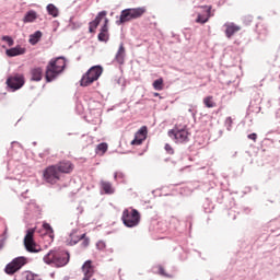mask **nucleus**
<instances>
[{
	"instance_id": "28",
	"label": "nucleus",
	"mask_w": 280,
	"mask_h": 280,
	"mask_svg": "<svg viewBox=\"0 0 280 280\" xmlns=\"http://www.w3.org/2000/svg\"><path fill=\"white\" fill-rule=\"evenodd\" d=\"M136 136L140 137L141 139H147L148 137V127L147 126H142L137 132Z\"/></svg>"
},
{
	"instance_id": "46",
	"label": "nucleus",
	"mask_w": 280,
	"mask_h": 280,
	"mask_svg": "<svg viewBox=\"0 0 280 280\" xmlns=\"http://www.w3.org/2000/svg\"><path fill=\"white\" fill-rule=\"evenodd\" d=\"M89 244H90L89 238H84L83 242H82V246H83L84 248H86V246H89Z\"/></svg>"
},
{
	"instance_id": "14",
	"label": "nucleus",
	"mask_w": 280,
	"mask_h": 280,
	"mask_svg": "<svg viewBox=\"0 0 280 280\" xmlns=\"http://www.w3.org/2000/svg\"><path fill=\"white\" fill-rule=\"evenodd\" d=\"M86 237V234L78 235V230H72V232L69 235V238L67 240L69 246H75L78 242L81 240H84Z\"/></svg>"
},
{
	"instance_id": "32",
	"label": "nucleus",
	"mask_w": 280,
	"mask_h": 280,
	"mask_svg": "<svg viewBox=\"0 0 280 280\" xmlns=\"http://www.w3.org/2000/svg\"><path fill=\"white\" fill-rule=\"evenodd\" d=\"M2 40L9 45V47H12L14 45V39L10 35L2 36Z\"/></svg>"
},
{
	"instance_id": "20",
	"label": "nucleus",
	"mask_w": 280,
	"mask_h": 280,
	"mask_svg": "<svg viewBox=\"0 0 280 280\" xmlns=\"http://www.w3.org/2000/svg\"><path fill=\"white\" fill-rule=\"evenodd\" d=\"M101 189H103L104 194L107 196H112V194H115V188L113 187V184L110 182L101 180Z\"/></svg>"
},
{
	"instance_id": "19",
	"label": "nucleus",
	"mask_w": 280,
	"mask_h": 280,
	"mask_svg": "<svg viewBox=\"0 0 280 280\" xmlns=\"http://www.w3.org/2000/svg\"><path fill=\"white\" fill-rule=\"evenodd\" d=\"M26 205V215H30V213H40V206H37L35 200H30Z\"/></svg>"
},
{
	"instance_id": "17",
	"label": "nucleus",
	"mask_w": 280,
	"mask_h": 280,
	"mask_svg": "<svg viewBox=\"0 0 280 280\" xmlns=\"http://www.w3.org/2000/svg\"><path fill=\"white\" fill-rule=\"evenodd\" d=\"M126 58V48L124 47V43L119 45L118 51L116 52L115 60L118 65H124V60Z\"/></svg>"
},
{
	"instance_id": "16",
	"label": "nucleus",
	"mask_w": 280,
	"mask_h": 280,
	"mask_svg": "<svg viewBox=\"0 0 280 280\" xmlns=\"http://www.w3.org/2000/svg\"><path fill=\"white\" fill-rule=\"evenodd\" d=\"M128 21H133V18L130 13V9H124L120 12V18L116 21V25H124V23H128Z\"/></svg>"
},
{
	"instance_id": "49",
	"label": "nucleus",
	"mask_w": 280,
	"mask_h": 280,
	"mask_svg": "<svg viewBox=\"0 0 280 280\" xmlns=\"http://www.w3.org/2000/svg\"><path fill=\"white\" fill-rule=\"evenodd\" d=\"M77 210H78V211H79V213L81 214V213H83L84 208H82V207H80V206H79V207L77 208Z\"/></svg>"
},
{
	"instance_id": "12",
	"label": "nucleus",
	"mask_w": 280,
	"mask_h": 280,
	"mask_svg": "<svg viewBox=\"0 0 280 280\" xmlns=\"http://www.w3.org/2000/svg\"><path fill=\"white\" fill-rule=\"evenodd\" d=\"M82 272L84 273V278L82 280H91L95 272V268L93 267L92 260H86L82 266Z\"/></svg>"
},
{
	"instance_id": "47",
	"label": "nucleus",
	"mask_w": 280,
	"mask_h": 280,
	"mask_svg": "<svg viewBox=\"0 0 280 280\" xmlns=\"http://www.w3.org/2000/svg\"><path fill=\"white\" fill-rule=\"evenodd\" d=\"M245 21H246L247 25L253 23V16H250V15L246 16Z\"/></svg>"
},
{
	"instance_id": "51",
	"label": "nucleus",
	"mask_w": 280,
	"mask_h": 280,
	"mask_svg": "<svg viewBox=\"0 0 280 280\" xmlns=\"http://www.w3.org/2000/svg\"><path fill=\"white\" fill-rule=\"evenodd\" d=\"M3 248V240H0V250Z\"/></svg>"
},
{
	"instance_id": "29",
	"label": "nucleus",
	"mask_w": 280,
	"mask_h": 280,
	"mask_svg": "<svg viewBox=\"0 0 280 280\" xmlns=\"http://www.w3.org/2000/svg\"><path fill=\"white\" fill-rule=\"evenodd\" d=\"M153 89L155 91H163V79L160 78L153 82Z\"/></svg>"
},
{
	"instance_id": "8",
	"label": "nucleus",
	"mask_w": 280,
	"mask_h": 280,
	"mask_svg": "<svg viewBox=\"0 0 280 280\" xmlns=\"http://www.w3.org/2000/svg\"><path fill=\"white\" fill-rule=\"evenodd\" d=\"M168 137L175 139L176 143H187V141H189V132L185 128L171 129Z\"/></svg>"
},
{
	"instance_id": "38",
	"label": "nucleus",
	"mask_w": 280,
	"mask_h": 280,
	"mask_svg": "<svg viewBox=\"0 0 280 280\" xmlns=\"http://www.w3.org/2000/svg\"><path fill=\"white\" fill-rule=\"evenodd\" d=\"M117 178H119L120 180H124L126 178V174H124V172L114 173V180H117Z\"/></svg>"
},
{
	"instance_id": "26",
	"label": "nucleus",
	"mask_w": 280,
	"mask_h": 280,
	"mask_svg": "<svg viewBox=\"0 0 280 280\" xmlns=\"http://www.w3.org/2000/svg\"><path fill=\"white\" fill-rule=\"evenodd\" d=\"M43 229L46 231L50 240H54V228H51V224L45 222L43 223Z\"/></svg>"
},
{
	"instance_id": "53",
	"label": "nucleus",
	"mask_w": 280,
	"mask_h": 280,
	"mask_svg": "<svg viewBox=\"0 0 280 280\" xmlns=\"http://www.w3.org/2000/svg\"><path fill=\"white\" fill-rule=\"evenodd\" d=\"M153 95L154 97H159L160 94L155 92Z\"/></svg>"
},
{
	"instance_id": "55",
	"label": "nucleus",
	"mask_w": 280,
	"mask_h": 280,
	"mask_svg": "<svg viewBox=\"0 0 280 280\" xmlns=\"http://www.w3.org/2000/svg\"><path fill=\"white\" fill-rule=\"evenodd\" d=\"M14 143H19V142H16V141H13V142L11 143V145H14Z\"/></svg>"
},
{
	"instance_id": "22",
	"label": "nucleus",
	"mask_w": 280,
	"mask_h": 280,
	"mask_svg": "<svg viewBox=\"0 0 280 280\" xmlns=\"http://www.w3.org/2000/svg\"><path fill=\"white\" fill-rule=\"evenodd\" d=\"M38 19V13L34 10H30L23 18V23H34Z\"/></svg>"
},
{
	"instance_id": "41",
	"label": "nucleus",
	"mask_w": 280,
	"mask_h": 280,
	"mask_svg": "<svg viewBox=\"0 0 280 280\" xmlns=\"http://www.w3.org/2000/svg\"><path fill=\"white\" fill-rule=\"evenodd\" d=\"M164 149L167 152V154H174V149L172 148V145L166 143Z\"/></svg>"
},
{
	"instance_id": "39",
	"label": "nucleus",
	"mask_w": 280,
	"mask_h": 280,
	"mask_svg": "<svg viewBox=\"0 0 280 280\" xmlns=\"http://www.w3.org/2000/svg\"><path fill=\"white\" fill-rule=\"evenodd\" d=\"M96 248L97 250H104V248H106V243L104 241H98L96 243Z\"/></svg>"
},
{
	"instance_id": "54",
	"label": "nucleus",
	"mask_w": 280,
	"mask_h": 280,
	"mask_svg": "<svg viewBox=\"0 0 280 280\" xmlns=\"http://www.w3.org/2000/svg\"><path fill=\"white\" fill-rule=\"evenodd\" d=\"M70 278L68 277V276H66L65 278H63V280H69Z\"/></svg>"
},
{
	"instance_id": "11",
	"label": "nucleus",
	"mask_w": 280,
	"mask_h": 280,
	"mask_svg": "<svg viewBox=\"0 0 280 280\" xmlns=\"http://www.w3.org/2000/svg\"><path fill=\"white\" fill-rule=\"evenodd\" d=\"M223 27H225V36L226 38H231L242 30V27L233 22H226Z\"/></svg>"
},
{
	"instance_id": "33",
	"label": "nucleus",
	"mask_w": 280,
	"mask_h": 280,
	"mask_svg": "<svg viewBox=\"0 0 280 280\" xmlns=\"http://www.w3.org/2000/svg\"><path fill=\"white\" fill-rule=\"evenodd\" d=\"M145 139L140 138V136H135V139L131 141V145H141Z\"/></svg>"
},
{
	"instance_id": "30",
	"label": "nucleus",
	"mask_w": 280,
	"mask_h": 280,
	"mask_svg": "<svg viewBox=\"0 0 280 280\" xmlns=\"http://www.w3.org/2000/svg\"><path fill=\"white\" fill-rule=\"evenodd\" d=\"M98 25L100 24L97 22H95V20L91 21L89 23V32H90V34H94L95 30H97Z\"/></svg>"
},
{
	"instance_id": "45",
	"label": "nucleus",
	"mask_w": 280,
	"mask_h": 280,
	"mask_svg": "<svg viewBox=\"0 0 280 280\" xmlns=\"http://www.w3.org/2000/svg\"><path fill=\"white\" fill-rule=\"evenodd\" d=\"M188 113H190L191 117H194V119H196V110H194V108H189Z\"/></svg>"
},
{
	"instance_id": "23",
	"label": "nucleus",
	"mask_w": 280,
	"mask_h": 280,
	"mask_svg": "<svg viewBox=\"0 0 280 280\" xmlns=\"http://www.w3.org/2000/svg\"><path fill=\"white\" fill-rule=\"evenodd\" d=\"M40 38H43V32L36 31L30 35L28 43L30 45H38V43H40Z\"/></svg>"
},
{
	"instance_id": "43",
	"label": "nucleus",
	"mask_w": 280,
	"mask_h": 280,
	"mask_svg": "<svg viewBox=\"0 0 280 280\" xmlns=\"http://www.w3.org/2000/svg\"><path fill=\"white\" fill-rule=\"evenodd\" d=\"M252 141H257V133H250L247 136Z\"/></svg>"
},
{
	"instance_id": "5",
	"label": "nucleus",
	"mask_w": 280,
	"mask_h": 280,
	"mask_svg": "<svg viewBox=\"0 0 280 280\" xmlns=\"http://www.w3.org/2000/svg\"><path fill=\"white\" fill-rule=\"evenodd\" d=\"M27 264V258L25 256H19L14 258L11 262L7 264L4 268L5 275H15V272H19L23 266Z\"/></svg>"
},
{
	"instance_id": "1",
	"label": "nucleus",
	"mask_w": 280,
	"mask_h": 280,
	"mask_svg": "<svg viewBox=\"0 0 280 280\" xmlns=\"http://www.w3.org/2000/svg\"><path fill=\"white\" fill-rule=\"evenodd\" d=\"M44 261L52 268H63L69 264L71 255L65 249L50 250L44 256Z\"/></svg>"
},
{
	"instance_id": "52",
	"label": "nucleus",
	"mask_w": 280,
	"mask_h": 280,
	"mask_svg": "<svg viewBox=\"0 0 280 280\" xmlns=\"http://www.w3.org/2000/svg\"><path fill=\"white\" fill-rule=\"evenodd\" d=\"M245 213H250V210L248 208L245 209Z\"/></svg>"
},
{
	"instance_id": "25",
	"label": "nucleus",
	"mask_w": 280,
	"mask_h": 280,
	"mask_svg": "<svg viewBox=\"0 0 280 280\" xmlns=\"http://www.w3.org/2000/svg\"><path fill=\"white\" fill-rule=\"evenodd\" d=\"M203 104H205L206 108H215V102H213V96L205 97Z\"/></svg>"
},
{
	"instance_id": "42",
	"label": "nucleus",
	"mask_w": 280,
	"mask_h": 280,
	"mask_svg": "<svg viewBox=\"0 0 280 280\" xmlns=\"http://www.w3.org/2000/svg\"><path fill=\"white\" fill-rule=\"evenodd\" d=\"M25 279L26 280H34V273L32 271H26Z\"/></svg>"
},
{
	"instance_id": "37",
	"label": "nucleus",
	"mask_w": 280,
	"mask_h": 280,
	"mask_svg": "<svg viewBox=\"0 0 280 280\" xmlns=\"http://www.w3.org/2000/svg\"><path fill=\"white\" fill-rule=\"evenodd\" d=\"M101 32H102V33H105V34H108V18H105L104 24H103V26L101 27Z\"/></svg>"
},
{
	"instance_id": "24",
	"label": "nucleus",
	"mask_w": 280,
	"mask_h": 280,
	"mask_svg": "<svg viewBox=\"0 0 280 280\" xmlns=\"http://www.w3.org/2000/svg\"><path fill=\"white\" fill-rule=\"evenodd\" d=\"M47 12L50 16H52L54 19H57L58 14H59V11H58V8L54 4H48L47 5Z\"/></svg>"
},
{
	"instance_id": "48",
	"label": "nucleus",
	"mask_w": 280,
	"mask_h": 280,
	"mask_svg": "<svg viewBox=\"0 0 280 280\" xmlns=\"http://www.w3.org/2000/svg\"><path fill=\"white\" fill-rule=\"evenodd\" d=\"M276 117H277V119H279V121H280V108L276 112Z\"/></svg>"
},
{
	"instance_id": "7",
	"label": "nucleus",
	"mask_w": 280,
	"mask_h": 280,
	"mask_svg": "<svg viewBox=\"0 0 280 280\" xmlns=\"http://www.w3.org/2000/svg\"><path fill=\"white\" fill-rule=\"evenodd\" d=\"M25 84V77L23 74H14L7 79V86L11 89L12 92L19 91V89H23Z\"/></svg>"
},
{
	"instance_id": "9",
	"label": "nucleus",
	"mask_w": 280,
	"mask_h": 280,
	"mask_svg": "<svg viewBox=\"0 0 280 280\" xmlns=\"http://www.w3.org/2000/svg\"><path fill=\"white\" fill-rule=\"evenodd\" d=\"M36 230L28 229L26 230V235L24 237V246L28 253H38L36 249V242H34V233Z\"/></svg>"
},
{
	"instance_id": "4",
	"label": "nucleus",
	"mask_w": 280,
	"mask_h": 280,
	"mask_svg": "<svg viewBox=\"0 0 280 280\" xmlns=\"http://www.w3.org/2000/svg\"><path fill=\"white\" fill-rule=\"evenodd\" d=\"M121 221L127 229H135V226H139V223L141 222V213H139V210L137 209H132L131 212L128 209H125L122 211Z\"/></svg>"
},
{
	"instance_id": "18",
	"label": "nucleus",
	"mask_w": 280,
	"mask_h": 280,
	"mask_svg": "<svg viewBox=\"0 0 280 280\" xmlns=\"http://www.w3.org/2000/svg\"><path fill=\"white\" fill-rule=\"evenodd\" d=\"M31 80L32 82H40L43 80V68H33L31 70Z\"/></svg>"
},
{
	"instance_id": "35",
	"label": "nucleus",
	"mask_w": 280,
	"mask_h": 280,
	"mask_svg": "<svg viewBox=\"0 0 280 280\" xmlns=\"http://www.w3.org/2000/svg\"><path fill=\"white\" fill-rule=\"evenodd\" d=\"M96 150H98V152H106L108 150V144L106 142L100 143L96 147Z\"/></svg>"
},
{
	"instance_id": "10",
	"label": "nucleus",
	"mask_w": 280,
	"mask_h": 280,
	"mask_svg": "<svg viewBox=\"0 0 280 280\" xmlns=\"http://www.w3.org/2000/svg\"><path fill=\"white\" fill-rule=\"evenodd\" d=\"M57 172L60 174H71L73 172V163L71 161L63 160L54 165Z\"/></svg>"
},
{
	"instance_id": "21",
	"label": "nucleus",
	"mask_w": 280,
	"mask_h": 280,
	"mask_svg": "<svg viewBox=\"0 0 280 280\" xmlns=\"http://www.w3.org/2000/svg\"><path fill=\"white\" fill-rule=\"evenodd\" d=\"M130 14H131V19H141V16H143V14H145V8L144 7H139V8H132V9H128Z\"/></svg>"
},
{
	"instance_id": "50",
	"label": "nucleus",
	"mask_w": 280,
	"mask_h": 280,
	"mask_svg": "<svg viewBox=\"0 0 280 280\" xmlns=\"http://www.w3.org/2000/svg\"><path fill=\"white\" fill-rule=\"evenodd\" d=\"M25 194H27V190L25 192H22V195H21L22 200H25V198H27V197H25Z\"/></svg>"
},
{
	"instance_id": "3",
	"label": "nucleus",
	"mask_w": 280,
	"mask_h": 280,
	"mask_svg": "<svg viewBox=\"0 0 280 280\" xmlns=\"http://www.w3.org/2000/svg\"><path fill=\"white\" fill-rule=\"evenodd\" d=\"M104 73V68L102 66H93L91 67L86 73H84L80 80L81 86H90L95 81L100 80V77Z\"/></svg>"
},
{
	"instance_id": "13",
	"label": "nucleus",
	"mask_w": 280,
	"mask_h": 280,
	"mask_svg": "<svg viewBox=\"0 0 280 280\" xmlns=\"http://www.w3.org/2000/svg\"><path fill=\"white\" fill-rule=\"evenodd\" d=\"M25 51H27L26 48L21 47V45H18L15 47L9 48L5 50V55L9 58H14L16 56H23V54H25Z\"/></svg>"
},
{
	"instance_id": "34",
	"label": "nucleus",
	"mask_w": 280,
	"mask_h": 280,
	"mask_svg": "<svg viewBox=\"0 0 280 280\" xmlns=\"http://www.w3.org/2000/svg\"><path fill=\"white\" fill-rule=\"evenodd\" d=\"M257 32H258V38L260 40H264V38H266V36H268V30L264 28V31L261 32L259 30V26H257Z\"/></svg>"
},
{
	"instance_id": "6",
	"label": "nucleus",
	"mask_w": 280,
	"mask_h": 280,
	"mask_svg": "<svg viewBox=\"0 0 280 280\" xmlns=\"http://www.w3.org/2000/svg\"><path fill=\"white\" fill-rule=\"evenodd\" d=\"M43 176L45 183H48L49 185H56V183L60 180V173L58 172L55 165L48 166L44 171Z\"/></svg>"
},
{
	"instance_id": "36",
	"label": "nucleus",
	"mask_w": 280,
	"mask_h": 280,
	"mask_svg": "<svg viewBox=\"0 0 280 280\" xmlns=\"http://www.w3.org/2000/svg\"><path fill=\"white\" fill-rule=\"evenodd\" d=\"M106 16V11H101L98 12V14L96 15V18L94 19L95 22H97V24L100 25V23H102V19Z\"/></svg>"
},
{
	"instance_id": "40",
	"label": "nucleus",
	"mask_w": 280,
	"mask_h": 280,
	"mask_svg": "<svg viewBox=\"0 0 280 280\" xmlns=\"http://www.w3.org/2000/svg\"><path fill=\"white\" fill-rule=\"evenodd\" d=\"M225 125L228 126V130H231V126H233V118L228 117L225 119Z\"/></svg>"
},
{
	"instance_id": "2",
	"label": "nucleus",
	"mask_w": 280,
	"mask_h": 280,
	"mask_svg": "<svg viewBox=\"0 0 280 280\" xmlns=\"http://www.w3.org/2000/svg\"><path fill=\"white\" fill-rule=\"evenodd\" d=\"M65 67H67L65 57H58L57 59L50 60L46 67V82H54V80L58 78V74L65 71Z\"/></svg>"
},
{
	"instance_id": "31",
	"label": "nucleus",
	"mask_w": 280,
	"mask_h": 280,
	"mask_svg": "<svg viewBox=\"0 0 280 280\" xmlns=\"http://www.w3.org/2000/svg\"><path fill=\"white\" fill-rule=\"evenodd\" d=\"M97 38L100 43H108V33L100 32Z\"/></svg>"
},
{
	"instance_id": "27",
	"label": "nucleus",
	"mask_w": 280,
	"mask_h": 280,
	"mask_svg": "<svg viewBox=\"0 0 280 280\" xmlns=\"http://www.w3.org/2000/svg\"><path fill=\"white\" fill-rule=\"evenodd\" d=\"M68 27L72 31L80 30V27H82V22H73V18H70Z\"/></svg>"
},
{
	"instance_id": "44",
	"label": "nucleus",
	"mask_w": 280,
	"mask_h": 280,
	"mask_svg": "<svg viewBox=\"0 0 280 280\" xmlns=\"http://www.w3.org/2000/svg\"><path fill=\"white\" fill-rule=\"evenodd\" d=\"M159 275H162V277H167L165 275V269L162 266L159 267Z\"/></svg>"
},
{
	"instance_id": "15",
	"label": "nucleus",
	"mask_w": 280,
	"mask_h": 280,
	"mask_svg": "<svg viewBox=\"0 0 280 280\" xmlns=\"http://www.w3.org/2000/svg\"><path fill=\"white\" fill-rule=\"evenodd\" d=\"M206 10L205 14H198L196 19V23H200L201 25H205V23L209 22V19H211V7L203 5L201 7Z\"/></svg>"
}]
</instances>
